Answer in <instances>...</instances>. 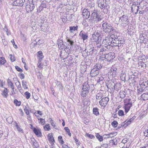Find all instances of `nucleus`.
Wrapping results in <instances>:
<instances>
[{
    "label": "nucleus",
    "mask_w": 148,
    "mask_h": 148,
    "mask_svg": "<svg viewBox=\"0 0 148 148\" xmlns=\"http://www.w3.org/2000/svg\"><path fill=\"white\" fill-rule=\"evenodd\" d=\"M102 25L103 31L105 33L109 34L112 31H113V27L111 24H109L107 22L103 21Z\"/></svg>",
    "instance_id": "nucleus-1"
},
{
    "label": "nucleus",
    "mask_w": 148,
    "mask_h": 148,
    "mask_svg": "<svg viewBox=\"0 0 148 148\" xmlns=\"http://www.w3.org/2000/svg\"><path fill=\"white\" fill-rule=\"evenodd\" d=\"M62 36L61 37L57 40V44L58 45V48L60 49H65L66 50L68 49H71V47L68 46H66L64 44L63 41Z\"/></svg>",
    "instance_id": "nucleus-2"
},
{
    "label": "nucleus",
    "mask_w": 148,
    "mask_h": 148,
    "mask_svg": "<svg viewBox=\"0 0 148 148\" xmlns=\"http://www.w3.org/2000/svg\"><path fill=\"white\" fill-rule=\"evenodd\" d=\"M92 40L93 42H101V37L100 33L98 31H95L92 35Z\"/></svg>",
    "instance_id": "nucleus-3"
},
{
    "label": "nucleus",
    "mask_w": 148,
    "mask_h": 148,
    "mask_svg": "<svg viewBox=\"0 0 148 148\" xmlns=\"http://www.w3.org/2000/svg\"><path fill=\"white\" fill-rule=\"evenodd\" d=\"M148 86V81L147 80L144 81L140 85V87H138V92L139 94H141Z\"/></svg>",
    "instance_id": "nucleus-4"
},
{
    "label": "nucleus",
    "mask_w": 148,
    "mask_h": 148,
    "mask_svg": "<svg viewBox=\"0 0 148 148\" xmlns=\"http://www.w3.org/2000/svg\"><path fill=\"white\" fill-rule=\"evenodd\" d=\"M68 51L67 49L66 50L65 49H64L60 51V56L62 60H64L68 57L69 54Z\"/></svg>",
    "instance_id": "nucleus-5"
},
{
    "label": "nucleus",
    "mask_w": 148,
    "mask_h": 148,
    "mask_svg": "<svg viewBox=\"0 0 148 148\" xmlns=\"http://www.w3.org/2000/svg\"><path fill=\"white\" fill-rule=\"evenodd\" d=\"M112 40L111 38L109 36H107L103 40V44L104 46H107V47L110 46L112 47Z\"/></svg>",
    "instance_id": "nucleus-6"
},
{
    "label": "nucleus",
    "mask_w": 148,
    "mask_h": 148,
    "mask_svg": "<svg viewBox=\"0 0 148 148\" xmlns=\"http://www.w3.org/2000/svg\"><path fill=\"white\" fill-rule=\"evenodd\" d=\"M127 15H123L119 17V22H121L122 24H129V20Z\"/></svg>",
    "instance_id": "nucleus-7"
},
{
    "label": "nucleus",
    "mask_w": 148,
    "mask_h": 148,
    "mask_svg": "<svg viewBox=\"0 0 148 148\" xmlns=\"http://www.w3.org/2000/svg\"><path fill=\"white\" fill-rule=\"evenodd\" d=\"M106 2L105 0H98L97 1L98 6L101 9H106L107 7Z\"/></svg>",
    "instance_id": "nucleus-8"
},
{
    "label": "nucleus",
    "mask_w": 148,
    "mask_h": 148,
    "mask_svg": "<svg viewBox=\"0 0 148 148\" xmlns=\"http://www.w3.org/2000/svg\"><path fill=\"white\" fill-rule=\"evenodd\" d=\"M114 53L113 52H109L104 54L105 58L108 61H111L115 58Z\"/></svg>",
    "instance_id": "nucleus-9"
},
{
    "label": "nucleus",
    "mask_w": 148,
    "mask_h": 148,
    "mask_svg": "<svg viewBox=\"0 0 148 148\" xmlns=\"http://www.w3.org/2000/svg\"><path fill=\"white\" fill-rule=\"evenodd\" d=\"M35 4L29 2V4H27L26 5L25 8L28 12H31L35 8Z\"/></svg>",
    "instance_id": "nucleus-10"
},
{
    "label": "nucleus",
    "mask_w": 148,
    "mask_h": 148,
    "mask_svg": "<svg viewBox=\"0 0 148 148\" xmlns=\"http://www.w3.org/2000/svg\"><path fill=\"white\" fill-rule=\"evenodd\" d=\"M109 99L107 97L102 98L99 102V104L101 106H105L109 101Z\"/></svg>",
    "instance_id": "nucleus-11"
},
{
    "label": "nucleus",
    "mask_w": 148,
    "mask_h": 148,
    "mask_svg": "<svg viewBox=\"0 0 148 148\" xmlns=\"http://www.w3.org/2000/svg\"><path fill=\"white\" fill-rule=\"evenodd\" d=\"M25 0H16L12 3V5L15 6H22Z\"/></svg>",
    "instance_id": "nucleus-12"
},
{
    "label": "nucleus",
    "mask_w": 148,
    "mask_h": 148,
    "mask_svg": "<svg viewBox=\"0 0 148 148\" xmlns=\"http://www.w3.org/2000/svg\"><path fill=\"white\" fill-rule=\"evenodd\" d=\"M79 36L84 41L88 40V34L82 30L80 31Z\"/></svg>",
    "instance_id": "nucleus-13"
},
{
    "label": "nucleus",
    "mask_w": 148,
    "mask_h": 148,
    "mask_svg": "<svg viewBox=\"0 0 148 148\" xmlns=\"http://www.w3.org/2000/svg\"><path fill=\"white\" fill-rule=\"evenodd\" d=\"M33 131L37 137H41L42 136V134L40 129L38 128H36L35 127H34L33 128Z\"/></svg>",
    "instance_id": "nucleus-14"
},
{
    "label": "nucleus",
    "mask_w": 148,
    "mask_h": 148,
    "mask_svg": "<svg viewBox=\"0 0 148 148\" xmlns=\"http://www.w3.org/2000/svg\"><path fill=\"white\" fill-rule=\"evenodd\" d=\"M82 15L83 18L87 19L89 17L90 13L86 9H84L83 10Z\"/></svg>",
    "instance_id": "nucleus-15"
},
{
    "label": "nucleus",
    "mask_w": 148,
    "mask_h": 148,
    "mask_svg": "<svg viewBox=\"0 0 148 148\" xmlns=\"http://www.w3.org/2000/svg\"><path fill=\"white\" fill-rule=\"evenodd\" d=\"M90 73L92 77H94L99 74V71L96 68H94L91 70Z\"/></svg>",
    "instance_id": "nucleus-16"
},
{
    "label": "nucleus",
    "mask_w": 148,
    "mask_h": 148,
    "mask_svg": "<svg viewBox=\"0 0 148 148\" xmlns=\"http://www.w3.org/2000/svg\"><path fill=\"white\" fill-rule=\"evenodd\" d=\"M107 60L105 58V57H101L99 58V62H100L103 67H105L106 65V63L108 62Z\"/></svg>",
    "instance_id": "nucleus-17"
},
{
    "label": "nucleus",
    "mask_w": 148,
    "mask_h": 148,
    "mask_svg": "<svg viewBox=\"0 0 148 148\" xmlns=\"http://www.w3.org/2000/svg\"><path fill=\"white\" fill-rule=\"evenodd\" d=\"M111 39L112 40H115L116 42V44H117L118 42V40H119V38H118V36L116 34H115V33L111 35L110 36H109Z\"/></svg>",
    "instance_id": "nucleus-18"
},
{
    "label": "nucleus",
    "mask_w": 148,
    "mask_h": 148,
    "mask_svg": "<svg viewBox=\"0 0 148 148\" xmlns=\"http://www.w3.org/2000/svg\"><path fill=\"white\" fill-rule=\"evenodd\" d=\"M90 86L87 82H85L83 85L82 90H88L89 91L90 89Z\"/></svg>",
    "instance_id": "nucleus-19"
},
{
    "label": "nucleus",
    "mask_w": 148,
    "mask_h": 148,
    "mask_svg": "<svg viewBox=\"0 0 148 148\" xmlns=\"http://www.w3.org/2000/svg\"><path fill=\"white\" fill-rule=\"evenodd\" d=\"M4 88L5 89L2 92L1 94L4 97L6 98L8 96V90L6 88Z\"/></svg>",
    "instance_id": "nucleus-20"
},
{
    "label": "nucleus",
    "mask_w": 148,
    "mask_h": 148,
    "mask_svg": "<svg viewBox=\"0 0 148 148\" xmlns=\"http://www.w3.org/2000/svg\"><path fill=\"white\" fill-rule=\"evenodd\" d=\"M126 93L124 91H120L118 96L120 97L121 99H123L125 97Z\"/></svg>",
    "instance_id": "nucleus-21"
},
{
    "label": "nucleus",
    "mask_w": 148,
    "mask_h": 148,
    "mask_svg": "<svg viewBox=\"0 0 148 148\" xmlns=\"http://www.w3.org/2000/svg\"><path fill=\"white\" fill-rule=\"evenodd\" d=\"M78 29V26L76 25L75 27L70 26L69 27V31L71 33H73L75 30H77Z\"/></svg>",
    "instance_id": "nucleus-22"
},
{
    "label": "nucleus",
    "mask_w": 148,
    "mask_h": 148,
    "mask_svg": "<svg viewBox=\"0 0 148 148\" xmlns=\"http://www.w3.org/2000/svg\"><path fill=\"white\" fill-rule=\"evenodd\" d=\"M130 100L131 99H129L128 100L127 103L125 104V107L130 109L132 106V101H130Z\"/></svg>",
    "instance_id": "nucleus-23"
},
{
    "label": "nucleus",
    "mask_w": 148,
    "mask_h": 148,
    "mask_svg": "<svg viewBox=\"0 0 148 148\" xmlns=\"http://www.w3.org/2000/svg\"><path fill=\"white\" fill-rule=\"evenodd\" d=\"M141 97V98L144 100H146L148 99V93L146 92L142 94Z\"/></svg>",
    "instance_id": "nucleus-24"
},
{
    "label": "nucleus",
    "mask_w": 148,
    "mask_h": 148,
    "mask_svg": "<svg viewBox=\"0 0 148 148\" xmlns=\"http://www.w3.org/2000/svg\"><path fill=\"white\" fill-rule=\"evenodd\" d=\"M100 42H94V45L95 46V48H97L98 49V48H99L101 47L102 46Z\"/></svg>",
    "instance_id": "nucleus-25"
},
{
    "label": "nucleus",
    "mask_w": 148,
    "mask_h": 148,
    "mask_svg": "<svg viewBox=\"0 0 148 148\" xmlns=\"http://www.w3.org/2000/svg\"><path fill=\"white\" fill-rule=\"evenodd\" d=\"M98 14L97 13V10H94L92 13L91 16V17L92 18V19H94L95 17L96 18V17H97Z\"/></svg>",
    "instance_id": "nucleus-26"
},
{
    "label": "nucleus",
    "mask_w": 148,
    "mask_h": 148,
    "mask_svg": "<svg viewBox=\"0 0 148 148\" xmlns=\"http://www.w3.org/2000/svg\"><path fill=\"white\" fill-rule=\"evenodd\" d=\"M89 92V91L88 90H82L81 95L83 97H85Z\"/></svg>",
    "instance_id": "nucleus-27"
},
{
    "label": "nucleus",
    "mask_w": 148,
    "mask_h": 148,
    "mask_svg": "<svg viewBox=\"0 0 148 148\" xmlns=\"http://www.w3.org/2000/svg\"><path fill=\"white\" fill-rule=\"evenodd\" d=\"M108 49V48L106 46H103V47L100 49L99 53L100 54H103V52H105Z\"/></svg>",
    "instance_id": "nucleus-28"
},
{
    "label": "nucleus",
    "mask_w": 148,
    "mask_h": 148,
    "mask_svg": "<svg viewBox=\"0 0 148 148\" xmlns=\"http://www.w3.org/2000/svg\"><path fill=\"white\" fill-rule=\"evenodd\" d=\"M126 75L125 73H122L121 74L120 78L124 82L126 80Z\"/></svg>",
    "instance_id": "nucleus-29"
},
{
    "label": "nucleus",
    "mask_w": 148,
    "mask_h": 148,
    "mask_svg": "<svg viewBox=\"0 0 148 148\" xmlns=\"http://www.w3.org/2000/svg\"><path fill=\"white\" fill-rule=\"evenodd\" d=\"M48 138L49 140L51 143L55 142L54 139L52 135H50V134L48 135Z\"/></svg>",
    "instance_id": "nucleus-30"
},
{
    "label": "nucleus",
    "mask_w": 148,
    "mask_h": 148,
    "mask_svg": "<svg viewBox=\"0 0 148 148\" xmlns=\"http://www.w3.org/2000/svg\"><path fill=\"white\" fill-rule=\"evenodd\" d=\"M103 94L101 92H99L97 93L96 95V99H100L103 97Z\"/></svg>",
    "instance_id": "nucleus-31"
},
{
    "label": "nucleus",
    "mask_w": 148,
    "mask_h": 148,
    "mask_svg": "<svg viewBox=\"0 0 148 148\" xmlns=\"http://www.w3.org/2000/svg\"><path fill=\"white\" fill-rule=\"evenodd\" d=\"M93 114L96 115H98L99 114V109L97 108H93Z\"/></svg>",
    "instance_id": "nucleus-32"
},
{
    "label": "nucleus",
    "mask_w": 148,
    "mask_h": 148,
    "mask_svg": "<svg viewBox=\"0 0 148 148\" xmlns=\"http://www.w3.org/2000/svg\"><path fill=\"white\" fill-rule=\"evenodd\" d=\"M103 66H101V64L99 62L98 63H97V64L95 66L94 68H96L97 69L99 70L101 69Z\"/></svg>",
    "instance_id": "nucleus-33"
},
{
    "label": "nucleus",
    "mask_w": 148,
    "mask_h": 148,
    "mask_svg": "<svg viewBox=\"0 0 148 148\" xmlns=\"http://www.w3.org/2000/svg\"><path fill=\"white\" fill-rule=\"evenodd\" d=\"M15 126L16 127L17 130L19 132H23V130L20 127V126L17 125L16 122H15Z\"/></svg>",
    "instance_id": "nucleus-34"
},
{
    "label": "nucleus",
    "mask_w": 148,
    "mask_h": 148,
    "mask_svg": "<svg viewBox=\"0 0 148 148\" xmlns=\"http://www.w3.org/2000/svg\"><path fill=\"white\" fill-rule=\"evenodd\" d=\"M7 82L8 86H10L12 89H14V86L11 81L8 79L7 81Z\"/></svg>",
    "instance_id": "nucleus-35"
},
{
    "label": "nucleus",
    "mask_w": 148,
    "mask_h": 148,
    "mask_svg": "<svg viewBox=\"0 0 148 148\" xmlns=\"http://www.w3.org/2000/svg\"><path fill=\"white\" fill-rule=\"evenodd\" d=\"M6 62L5 58L3 57L0 58V65L4 64Z\"/></svg>",
    "instance_id": "nucleus-36"
},
{
    "label": "nucleus",
    "mask_w": 148,
    "mask_h": 148,
    "mask_svg": "<svg viewBox=\"0 0 148 148\" xmlns=\"http://www.w3.org/2000/svg\"><path fill=\"white\" fill-rule=\"evenodd\" d=\"M136 72H134V73H132V74L131 75L132 78H137L138 75V72L137 71H136Z\"/></svg>",
    "instance_id": "nucleus-37"
},
{
    "label": "nucleus",
    "mask_w": 148,
    "mask_h": 148,
    "mask_svg": "<svg viewBox=\"0 0 148 148\" xmlns=\"http://www.w3.org/2000/svg\"><path fill=\"white\" fill-rule=\"evenodd\" d=\"M96 136L99 141L101 142L103 140V139L102 137L99 134H96Z\"/></svg>",
    "instance_id": "nucleus-38"
},
{
    "label": "nucleus",
    "mask_w": 148,
    "mask_h": 148,
    "mask_svg": "<svg viewBox=\"0 0 148 148\" xmlns=\"http://www.w3.org/2000/svg\"><path fill=\"white\" fill-rule=\"evenodd\" d=\"M22 86L23 88L25 89H27L28 88V87L27 85V82L26 81H24L23 80L22 81Z\"/></svg>",
    "instance_id": "nucleus-39"
},
{
    "label": "nucleus",
    "mask_w": 148,
    "mask_h": 148,
    "mask_svg": "<svg viewBox=\"0 0 148 148\" xmlns=\"http://www.w3.org/2000/svg\"><path fill=\"white\" fill-rule=\"evenodd\" d=\"M138 65L139 66H140L141 67H143L144 68H146V64L143 62H139L138 63Z\"/></svg>",
    "instance_id": "nucleus-40"
},
{
    "label": "nucleus",
    "mask_w": 148,
    "mask_h": 148,
    "mask_svg": "<svg viewBox=\"0 0 148 148\" xmlns=\"http://www.w3.org/2000/svg\"><path fill=\"white\" fill-rule=\"evenodd\" d=\"M119 40H118V42L117 44H116V42L115 40H113L112 41V47L113 46H117V45H118V44H119Z\"/></svg>",
    "instance_id": "nucleus-41"
},
{
    "label": "nucleus",
    "mask_w": 148,
    "mask_h": 148,
    "mask_svg": "<svg viewBox=\"0 0 148 148\" xmlns=\"http://www.w3.org/2000/svg\"><path fill=\"white\" fill-rule=\"evenodd\" d=\"M50 126H49V124H47L44 126V128L46 131H49L50 130Z\"/></svg>",
    "instance_id": "nucleus-42"
},
{
    "label": "nucleus",
    "mask_w": 148,
    "mask_h": 148,
    "mask_svg": "<svg viewBox=\"0 0 148 148\" xmlns=\"http://www.w3.org/2000/svg\"><path fill=\"white\" fill-rule=\"evenodd\" d=\"M14 103L16 106H19L21 105V102L20 101H18L16 99L14 100Z\"/></svg>",
    "instance_id": "nucleus-43"
},
{
    "label": "nucleus",
    "mask_w": 148,
    "mask_h": 148,
    "mask_svg": "<svg viewBox=\"0 0 148 148\" xmlns=\"http://www.w3.org/2000/svg\"><path fill=\"white\" fill-rule=\"evenodd\" d=\"M118 124V123L116 121H114L112 123V125L114 127H116Z\"/></svg>",
    "instance_id": "nucleus-44"
},
{
    "label": "nucleus",
    "mask_w": 148,
    "mask_h": 148,
    "mask_svg": "<svg viewBox=\"0 0 148 148\" xmlns=\"http://www.w3.org/2000/svg\"><path fill=\"white\" fill-rule=\"evenodd\" d=\"M120 85L119 84H116L114 86V89L118 91L120 89Z\"/></svg>",
    "instance_id": "nucleus-45"
},
{
    "label": "nucleus",
    "mask_w": 148,
    "mask_h": 148,
    "mask_svg": "<svg viewBox=\"0 0 148 148\" xmlns=\"http://www.w3.org/2000/svg\"><path fill=\"white\" fill-rule=\"evenodd\" d=\"M38 119L39 121H40V123L42 125H43L45 124V121L44 119H43L42 118H38Z\"/></svg>",
    "instance_id": "nucleus-46"
},
{
    "label": "nucleus",
    "mask_w": 148,
    "mask_h": 148,
    "mask_svg": "<svg viewBox=\"0 0 148 148\" xmlns=\"http://www.w3.org/2000/svg\"><path fill=\"white\" fill-rule=\"evenodd\" d=\"M87 66H82L81 67V71L83 73L85 72L86 70Z\"/></svg>",
    "instance_id": "nucleus-47"
},
{
    "label": "nucleus",
    "mask_w": 148,
    "mask_h": 148,
    "mask_svg": "<svg viewBox=\"0 0 148 148\" xmlns=\"http://www.w3.org/2000/svg\"><path fill=\"white\" fill-rule=\"evenodd\" d=\"M17 84H18V85L17 86L18 89L19 90H22L21 84L19 82H18V81L17 82H16L15 83V84L16 86L17 85Z\"/></svg>",
    "instance_id": "nucleus-48"
},
{
    "label": "nucleus",
    "mask_w": 148,
    "mask_h": 148,
    "mask_svg": "<svg viewBox=\"0 0 148 148\" xmlns=\"http://www.w3.org/2000/svg\"><path fill=\"white\" fill-rule=\"evenodd\" d=\"M25 94V95L26 98L27 99H29L30 96V94L28 91L26 92Z\"/></svg>",
    "instance_id": "nucleus-49"
},
{
    "label": "nucleus",
    "mask_w": 148,
    "mask_h": 148,
    "mask_svg": "<svg viewBox=\"0 0 148 148\" xmlns=\"http://www.w3.org/2000/svg\"><path fill=\"white\" fill-rule=\"evenodd\" d=\"M38 57H39L40 58L42 59L43 58V56L42 55V51H39L38 52Z\"/></svg>",
    "instance_id": "nucleus-50"
},
{
    "label": "nucleus",
    "mask_w": 148,
    "mask_h": 148,
    "mask_svg": "<svg viewBox=\"0 0 148 148\" xmlns=\"http://www.w3.org/2000/svg\"><path fill=\"white\" fill-rule=\"evenodd\" d=\"M53 120L52 119H51L50 122V123H51V125L53 126V127L55 129H58V127L54 124V123L53 122Z\"/></svg>",
    "instance_id": "nucleus-51"
},
{
    "label": "nucleus",
    "mask_w": 148,
    "mask_h": 148,
    "mask_svg": "<svg viewBox=\"0 0 148 148\" xmlns=\"http://www.w3.org/2000/svg\"><path fill=\"white\" fill-rule=\"evenodd\" d=\"M102 19V18L101 17V16L99 15V14H98L97 17H96L95 18V21H99L101 20Z\"/></svg>",
    "instance_id": "nucleus-52"
},
{
    "label": "nucleus",
    "mask_w": 148,
    "mask_h": 148,
    "mask_svg": "<svg viewBox=\"0 0 148 148\" xmlns=\"http://www.w3.org/2000/svg\"><path fill=\"white\" fill-rule=\"evenodd\" d=\"M118 114L120 116H123L124 115L123 111L122 110H119L118 111Z\"/></svg>",
    "instance_id": "nucleus-53"
},
{
    "label": "nucleus",
    "mask_w": 148,
    "mask_h": 148,
    "mask_svg": "<svg viewBox=\"0 0 148 148\" xmlns=\"http://www.w3.org/2000/svg\"><path fill=\"white\" fill-rule=\"evenodd\" d=\"M67 42H69V43L70 44V45H71V46H70L68 45V46L71 47V46L72 45H73V44L74 43V42L73 41L71 40L70 39H68L67 40Z\"/></svg>",
    "instance_id": "nucleus-54"
},
{
    "label": "nucleus",
    "mask_w": 148,
    "mask_h": 148,
    "mask_svg": "<svg viewBox=\"0 0 148 148\" xmlns=\"http://www.w3.org/2000/svg\"><path fill=\"white\" fill-rule=\"evenodd\" d=\"M15 68L16 70L18 71L22 72L23 71L22 69L17 66H15Z\"/></svg>",
    "instance_id": "nucleus-55"
},
{
    "label": "nucleus",
    "mask_w": 148,
    "mask_h": 148,
    "mask_svg": "<svg viewBox=\"0 0 148 148\" xmlns=\"http://www.w3.org/2000/svg\"><path fill=\"white\" fill-rule=\"evenodd\" d=\"M9 56H10V59L12 62H14L15 60V58L14 55L12 56V55L10 54Z\"/></svg>",
    "instance_id": "nucleus-56"
},
{
    "label": "nucleus",
    "mask_w": 148,
    "mask_h": 148,
    "mask_svg": "<svg viewBox=\"0 0 148 148\" xmlns=\"http://www.w3.org/2000/svg\"><path fill=\"white\" fill-rule=\"evenodd\" d=\"M119 44H123L125 43V40L123 38H119Z\"/></svg>",
    "instance_id": "nucleus-57"
},
{
    "label": "nucleus",
    "mask_w": 148,
    "mask_h": 148,
    "mask_svg": "<svg viewBox=\"0 0 148 148\" xmlns=\"http://www.w3.org/2000/svg\"><path fill=\"white\" fill-rule=\"evenodd\" d=\"M42 8L40 5L37 8V13H40L41 11H42L43 9Z\"/></svg>",
    "instance_id": "nucleus-58"
},
{
    "label": "nucleus",
    "mask_w": 148,
    "mask_h": 148,
    "mask_svg": "<svg viewBox=\"0 0 148 148\" xmlns=\"http://www.w3.org/2000/svg\"><path fill=\"white\" fill-rule=\"evenodd\" d=\"M37 45V43L36 42H32L31 44V47L32 48H34Z\"/></svg>",
    "instance_id": "nucleus-59"
},
{
    "label": "nucleus",
    "mask_w": 148,
    "mask_h": 148,
    "mask_svg": "<svg viewBox=\"0 0 148 148\" xmlns=\"http://www.w3.org/2000/svg\"><path fill=\"white\" fill-rule=\"evenodd\" d=\"M86 136L92 139L94 138H95V136H93L92 135L89 134H86Z\"/></svg>",
    "instance_id": "nucleus-60"
},
{
    "label": "nucleus",
    "mask_w": 148,
    "mask_h": 148,
    "mask_svg": "<svg viewBox=\"0 0 148 148\" xmlns=\"http://www.w3.org/2000/svg\"><path fill=\"white\" fill-rule=\"evenodd\" d=\"M101 147L102 148H107L108 147V145L106 143L103 144L101 145Z\"/></svg>",
    "instance_id": "nucleus-61"
},
{
    "label": "nucleus",
    "mask_w": 148,
    "mask_h": 148,
    "mask_svg": "<svg viewBox=\"0 0 148 148\" xmlns=\"http://www.w3.org/2000/svg\"><path fill=\"white\" fill-rule=\"evenodd\" d=\"M33 145L35 147H38V145L37 142H36V140H35V141L33 142Z\"/></svg>",
    "instance_id": "nucleus-62"
},
{
    "label": "nucleus",
    "mask_w": 148,
    "mask_h": 148,
    "mask_svg": "<svg viewBox=\"0 0 148 148\" xmlns=\"http://www.w3.org/2000/svg\"><path fill=\"white\" fill-rule=\"evenodd\" d=\"M40 6L42 8H46V5L45 3L42 2L41 3Z\"/></svg>",
    "instance_id": "nucleus-63"
},
{
    "label": "nucleus",
    "mask_w": 148,
    "mask_h": 148,
    "mask_svg": "<svg viewBox=\"0 0 148 148\" xmlns=\"http://www.w3.org/2000/svg\"><path fill=\"white\" fill-rule=\"evenodd\" d=\"M88 5L89 7L90 8H92L95 5H94V3L92 2L91 3H88Z\"/></svg>",
    "instance_id": "nucleus-64"
}]
</instances>
